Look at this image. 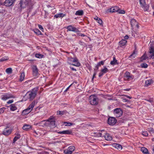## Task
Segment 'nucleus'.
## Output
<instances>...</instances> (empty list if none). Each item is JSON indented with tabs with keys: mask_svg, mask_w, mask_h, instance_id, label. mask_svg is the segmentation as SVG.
<instances>
[{
	"mask_svg": "<svg viewBox=\"0 0 154 154\" xmlns=\"http://www.w3.org/2000/svg\"><path fill=\"white\" fill-rule=\"evenodd\" d=\"M65 124H68V125L69 126H70L71 125H72L73 124L71 122H65L64 123Z\"/></svg>",
	"mask_w": 154,
	"mask_h": 154,
	"instance_id": "de8ad7c7",
	"label": "nucleus"
},
{
	"mask_svg": "<svg viewBox=\"0 0 154 154\" xmlns=\"http://www.w3.org/2000/svg\"><path fill=\"white\" fill-rule=\"evenodd\" d=\"M34 31L35 33L38 35H41L42 33L38 29H35L34 30Z\"/></svg>",
	"mask_w": 154,
	"mask_h": 154,
	"instance_id": "f704fd0d",
	"label": "nucleus"
},
{
	"mask_svg": "<svg viewBox=\"0 0 154 154\" xmlns=\"http://www.w3.org/2000/svg\"><path fill=\"white\" fill-rule=\"evenodd\" d=\"M62 112V111H58L57 112V114L58 115H62L63 114Z\"/></svg>",
	"mask_w": 154,
	"mask_h": 154,
	"instance_id": "09e8293b",
	"label": "nucleus"
},
{
	"mask_svg": "<svg viewBox=\"0 0 154 154\" xmlns=\"http://www.w3.org/2000/svg\"><path fill=\"white\" fill-rule=\"evenodd\" d=\"M4 108H2V109H0V113H2L4 112Z\"/></svg>",
	"mask_w": 154,
	"mask_h": 154,
	"instance_id": "5fc2aeb1",
	"label": "nucleus"
},
{
	"mask_svg": "<svg viewBox=\"0 0 154 154\" xmlns=\"http://www.w3.org/2000/svg\"><path fill=\"white\" fill-rule=\"evenodd\" d=\"M73 84V83L71 84L68 87H67L66 90L65 91V92H66L67 91L68 89L70 88V87Z\"/></svg>",
	"mask_w": 154,
	"mask_h": 154,
	"instance_id": "8fccbe9b",
	"label": "nucleus"
},
{
	"mask_svg": "<svg viewBox=\"0 0 154 154\" xmlns=\"http://www.w3.org/2000/svg\"><path fill=\"white\" fill-rule=\"evenodd\" d=\"M25 76L23 72L21 73V75L20 77L19 80L20 81H22L24 79Z\"/></svg>",
	"mask_w": 154,
	"mask_h": 154,
	"instance_id": "7c9ffc66",
	"label": "nucleus"
},
{
	"mask_svg": "<svg viewBox=\"0 0 154 154\" xmlns=\"http://www.w3.org/2000/svg\"><path fill=\"white\" fill-rule=\"evenodd\" d=\"M40 154H49V153L48 152L45 151H43L41 152Z\"/></svg>",
	"mask_w": 154,
	"mask_h": 154,
	"instance_id": "603ef678",
	"label": "nucleus"
},
{
	"mask_svg": "<svg viewBox=\"0 0 154 154\" xmlns=\"http://www.w3.org/2000/svg\"><path fill=\"white\" fill-rule=\"evenodd\" d=\"M148 129H149L148 130L150 132L153 131V130H154L153 128H148Z\"/></svg>",
	"mask_w": 154,
	"mask_h": 154,
	"instance_id": "6e6d98bb",
	"label": "nucleus"
},
{
	"mask_svg": "<svg viewBox=\"0 0 154 154\" xmlns=\"http://www.w3.org/2000/svg\"><path fill=\"white\" fill-rule=\"evenodd\" d=\"M148 58V57L146 56V52H145L144 54L140 57V61L142 62Z\"/></svg>",
	"mask_w": 154,
	"mask_h": 154,
	"instance_id": "a878e982",
	"label": "nucleus"
},
{
	"mask_svg": "<svg viewBox=\"0 0 154 154\" xmlns=\"http://www.w3.org/2000/svg\"><path fill=\"white\" fill-rule=\"evenodd\" d=\"M35 57L38 58H41L42 57V54H35Z\"/></svg>",
	"mask_w": 154,
	"mask_h": 154,
	"instance_id": "79ce46f5",
	"label": "nucleus"
},
{
	"mask_svg": "<svg viewBox=\"0 0 154 154\" xmlns=\"http://www.w3.org/2000/svg\"><path fill=\"white\" fill-rule=\"evenodd\" d=\"M58 133L59 134H64V131H59Z\"/></svg>",
	"mask_w": 154,
	"mask_h": 154,
	"instance_id": "bf43d9fd",
	"label": "nucleus"
},
{
	"mask_svg": "<svg viewBox=\"0 0 154 154\" xmlns=\"http://www.w3.org/2000/svg\"><path fill=\"white\" fill-rule=\"evenodd\" d=\"M13 100H9L8 102H7V103L8 104H10V103H13Z\"/></svg>",
	"mask_w": 154,
	"mask_h": 154,
	"instance_id": "3c124183",
	"label": "nucleus"
},
{
	"mask_svg": "<svg viewBox=\"0 0 154 154\" xmlns=\"http://www.w3.org/2000/svg\"><path fill=\"white\" fill-rule=\"evenodd\" d=\"M66 28L69 31H72L75 32H77L78 31V30L77 28L71 25L68 26Z\"/></svg>",
	"mask_w": 154,
	"mask_h": 154,
	"instance_id": "2eb2a0df",
	"label": "nucleus"
},
{
	"mask_svg": "<svg viewBox=\"0 0 154 154\" xmlns=\"http://www.w3.org/2000/svg\"><path fill=\"white\" fill-rule=\"evenodd\" d=\"M75 149V148L74 146H70L67 149L64 150V153L66 154H71Z\"/></svg>",
	"mask_w": 154,
	"mask_h": 154,
	"instance_id": "423d86ee",
	"label": "nucleus"
},
{
	"mask_svg": "<svg viewBox=\"0 0 154 154\" xmlns=\"http://www.w3.org/2000/svg\"><path fill=\"white\" fill-rule=\"evenodd\" d=\"M70 68H71V69L72 70H74V71H76V69H75V68H72V67H70Z\"/></svg>",
	"mask_w": 154,
	"mask_h": 154,
	"instance_id": "338daca9",
	"label": "nucleus"
},
{
	"mask_svg": "<svg viewBox=\"0 0 154 154\" xmlns=\"http://www.w3.org/2000/svg\"><path fill=\"white\" fill-rule=\"evenodd\" d=\"M64 134H70L72 133V131H71L67 130L66 131H64Z\"/></svg>",
	"mask_w": 154,
	"mask_h": 154,
	"instance_id": "ea45409f",
	"label": "nucleus"
},
{
	"mask_svg": "<svg viewBox=\"0 0 154 154\" xmlns=\"http://www.w3.org/2000/svg\"><path fill=\"white\" fill-rule=\"evenodd\" d=\"M14 2V0H5L4 4L6 6H10L12 5Z\"/></svg>",
	"mask_w": 154,
	"mask_h": 154,
	"instance_id": "f8f14e48",
	"label": "nucleus"
},
{
	"mask_svg": "<svg viewBox=\"0 0 154 154\" xmlns=\"http://www.w3.org/2000/svg\"><path fill=\"white\" fill-rule=\"evenodd\" d=\"M38 26L39 29H40L41 30L43 29V28L42 26L41 25H39Z\"/></svg>",
	"mask_w": 154,
	"mask_h": 154,
	"instance_id": "13d9d810",
	"label": "nucleus"
},
{
	"mask_svg": "<svg viewBox=\"0 0 154 154\" xmlns=\"http://www.w3.org/2000/svg\"><path fill=\"white\" fill-rule=\"evenodd\" d=\"M141 151L145 154H149L147 149L145 147H142L141 149Z\"/></svg>",
	"mask_w": 154,
	"mask_h": 154,
	"instance_id": "4be33fe9",
	"label": "nucleus"
},
{
	"mask_svg": "<svg viewBox=\"0 0 154 154\" xmlns=\"http://www.w3.org/2000/svg\"><path fill=\"white\" fill-rule=\"evenodd\" d=\"M33 74L34 76H37L38 74V70L36 66H33L32 67Z\"/></svg>",
	"mask_w": 154,
	"mask_h": 154,
	"instance_id": "4468645a",
	"label": "nucleus"
},
{
	"mask_svg": "<svg viewBox=\"0 0 154 154\" xmlns=\"http://www.w3.org/2000/svg\"><path fill=\"white\" fill-rule=\"evenodd\" d=\"M6 71L8 74H11L12 73V69L11 68H8L6 69Z\"/></svg>",
	"mask_w": 154,
	"mask_h": 154,
	"instance_id": "e433bc0d",
	"label": "nucleus"
},
{
	"mask_svg": "<svg viewBox=\"0 0 154 154\" xmlns=\"http://www.w3.org/2000/svg\"><path fill=\"white\" fill-rule=\"evenodd\" d=\"M140 66L142 68H146L148 67L147 64L145 63L141 64Z\"/></svg>",
	"mask_w": 154,
	"mask_h": 154,
	"instance_id": "4c0bfd02",
	"label": "nucleus"
},
{
	"mask_svg": "<svg viewBox=\"0 0 154 154\" xmlns=\"http://www.w3.org/2000/svg\"><path fill=\"white\" fill-rule=\"evenodd\" d=\"M8 60V58L7 57H3L0 59V62H3Z\"/></svg>",
	"mask_w": 154,
	"mask_h": 154,
	"instance_id": "a19ab883",
	"label": "nucleus"
},
{
	"mask_svg": "<svg viewBox=\"0 0 154 154\" xmlns=\"http://www.w3.org/2000/svg\"><path fill=\"white\" fill-rule=\"evenodd\" d=\"M149 59H154V44H150L148 51Z\"/></svg>",
	"mask_w": 154,
	"mask_h": 154,
	"instance_id": "20e7f679",
	"label": "nucleus"
},
{
	"mask_svg": "<svg viewBox=\"0 0 154 154\" xmlns=\"http://www.w3.org/2000/svg\"><path fill=\"white\" fill-rule=\"evenodd\" d=\"M152 82V81L151 79L148 80L146 81L145 84L146 85L148 86L150 85Z\"/></svg>",
	"mask_w": 154,
	"mask_h": 154,
	"instance_id": "2f4dec72",
	"label": "nucleus"
},
{
	"mask_svg": "<svg viewBox=\"0 0 154 154\" xmlns=\"http://www.w3.org/2000/svg\"><path fill=\"white\" fill-rule=\"evenodd\" d=\"M98 23L100 25H102V24L103 22L102 20L99 18L98 20L97 21Z\"/></svg>",
	"mask_w": 154,
	"mask_h": 154,
	"instance_id": "c03bdc74",
	"label": "nucleus"
},
{
	"mask_svg": "<svg viewBox=\"0 0 154 154\" xmlns=\"http://www.w3.org/2000/svg\"><path fill=\"white\" fill-rule=\"evenodd\" d=\"M114 114L117 117H119L122 114V112L120 108H116L114 110Z\"/></svg>",
	"mask_w": 154,
	"mask_h": 154,
	"instance_id": "0eeeda50",
	"label": "nucleus"
},
{
	"mask_svg": "<svg viewBox=\"0 0 154 154\" xmlns=\"http://www.w3.org/2000/svg\"><path fill=\"white\" fill-rule=\"evenodd\" d=\"M104 74L102 73V72L101 71V72L99 73V76L101 77Z\"/></svg>",
	"mask_w": 154,
	"mask_h": 154,
	"instance_id": "4d7b16f0",
	"label": "nucleus"
},
{
	"mask_svg": "<svg viewBox=\"0 0 154 154\" xmlns=\"http://www.w3.org/2000/svg\"><path fill=\"white\" fill-rule=\"evenodd\" d=\"M127 42V41L124 39L122 40L120 42H119V45H120V46H122L125 45Z\"/></svg>",
	"mask_w": 154,
	"mask_h": 154,
	"instance_id": "b1692460",
	"label": "nucleus"
},
{
	"mask_svg": "<svg viewBox=\"0 0 154 154\" xmlns=\"http://www.w3.org/2000/svg\"><path fill=\"white\" fill-rule=\"evenodd\" d=\"M66 16V14L63 13H60L58 14H56L54 15V17L56 18L58 17H63Z\"/></svg>",
	"mask_w": 154,
	"mask_h": 154,
	"instance_id": "bb28decb",
	"label": "nucleus"
},
{
	"mask_svg": "<svg viewBox=\"0 0 154 154\" xmlns=\"http://www.w3.org/2000/svg\"><path fill=\"white\" fill-rule=\"evenodd\" d=\"M105 139L107 141H110L112 140V137L109 134L107 133H106L105 135L103 136Z\"/></svg>",
	"mask_w": 154,
	"mask_h": 154,
	"instance_id": "a211bd4d",
	"label": "nucleus"
},
{
	"mask_svg": "<svg viewBox=\"0 0 154 154\" xmlns=\"http://www.w3.org/2000/svg\"><path fill=\"white\" fill-rule=\"evenodd\" d=\"M79 35L80 36H85V35H84L83 34H82V33H80L79 34Z\"/></svg>",
	"mask_w": 154,
	"mask_h": 154,
	"instance_id": "69168bd1",
	"label": "nucleus"
},
{
	"mask_svg": "<svg viewBox=\"0 0 154 154\" xmlns=\"http://www.w3.org/2000/svg\"><path fill=\"white\" fill-rule=\"evenodd\" d=\"M131 23L132 28H134L137 27V28H139V26L138 23L135 19H132L131 20Z\"/></svg>",
	"mask_w": 154,
	"mask_h": 154,
	"instance_id": "9b49d317",
	"label": "nucleus"
},
{
	"mask_svg": "<svg viewBox=\"0 0 154 154\" xmlns=\"http://www.w3.org/2000/svg\"><path fill=\"white\" fill-rule=\"evenodd\" d=\"M104 63V62L103 61H102L99 62L96 66V68L94 69V70H97L99 67L101 65H103Z\"/></svg>",
	"mask_w": 154,
	"mask_h": 154,
	"instance_id": "393cba45",
	"label": "nucleus"
},
{
	"mask_svg": "<svg viewBox=\"0 0 154 154\" xmlns=\"http://www.w3.org/2000/svg\"><path fill=\"white\" fill-rule=\"evenodd\" d=\"M48 121L49 122V124L50 125V126L51 128H54L56 127L55 121H54V118H50Z\"/></svg>",
	"mask_w": 154,
	"mask_h": 154,
	"instance_id": "ddd939ff",
	"label": "nucleus"
},
{
	"mask_svg": "<svg viewBox=\"0 0 154 154\" xmlns=\"http://www.w3.org/2000/svg\"><path fill=\"white\" fill-rule=\"evenodd\" d=\"M83 12L82 10H79L76 12L75 14L76 15L81 16L83 15Z\"/></svg>",
	"mask_w": 154,
	"mask_h": 154,
	"instance_id": "c85d7f7f",
	"label": "nucleus"
},
{
	"mask_svg": "<svg viewBox=\"0 0 154 154\" xmlns=\"http://www.w3.org/2000/svg\"><path fill=\"white\" fill-rule=\"evenodd\" d=\"M135 54V51H133V53H132V54L130 55V56H129V57H132L133 56V55Z\"/></svg>",
	"mask_w": 154,
	"mask_h": 154,
	"instance_id": "680f3d73",
	"label": "nucleus"
},
{
	"mask_svg": "<svg viewBox=\"0 0 154 154\" xmlns=\"http://www.w3.org/2000/svg\"><path fill=\"white\" fill-rule=\"evenodd\" d=\"M128 38H129L128 36V35H125V36L124 37V39H125V40H126V39H128Z\"/></svg>",
	"mask_w": 154,
	"mask_h": 154,
	"instance_id": "052dcab7",
	"label": "nucleus"
},
{
	"mask_svg": "<svg viewBox=\"0 0 154 154\" xmlns=\"http://www.w3.org/2000/svg\"><path fill=\"white\" fill-rule=\"evenodd\" d=\"M20 134H18L17 135L15 136L13 140V142L15 143L18 139L20 138Z\"/></svg>",
	"mask_w": 154,
	"mask_h": 154,
	"instance_id": "72a5a7b5",
	"label": "nucleus"
},
{
	"mask_svg": "<svg viewBox=\"0 0 154 154\" xmlns=\"http://www.w3.org/2000/svg\"><path fill=\"white\" fill-rule=\"evenodd\" d=\"M117 12L120 14H123L125 13V11L124 10H120L119 8V10L117 11Z\"/></svg>",
	"mask_w": 154,
	"mask_h": 154,
	"instance_id": "58836bf2",
	"label": "nucleus"
},
{
	"mask_svg": "<svg viewBox=\"0 0 154 154\" xmlns=\"http://www.w3.org/2000/svg\"><path fill=\"white\" fill-rule=\"evenodd\" d=\"M110 64L112 65H114L117 64V60H116L115 57H113V60L110 62Z\"/></svg>",
	"mask_w": 154,
	"mask_h": 154,
	"instance_id": "c756f323",
	"label": "nucleus"
},
{
	"mask_svg": "<svg viewBox=\"0 0 154 154\" xmlns=\"http://www.w3.org/2000/svg\"><path fill=\"white\" fill-rule=\"evenodd\" d=\"M10 109L12 111H14L17 109V107L14 104H11L10 106Z\"/></svg>",
	"mask_w": 154,
	"mask_h": 154,
	"instance_id": "cd10ccee",
	"label": "nucleus"
},
{
	"mask_svg": "<svg viewBox=\"0 0 154 154\" xmlns=\"http://www.w3.org/2000/svg\"><path fill=\"white\" fill-rule=\"evenodd\" d=\"M28 110L26 109L24 110L22 112V114L23 115H25L28 114L30 112Z\"/></svg>",
	"mask_w": 154,
	"mask_h": 154,
	"instance_id": "473e14b6",
	"label": "nucleus"
},
{
	"mask_svg": "<svg viewBox=\"0 0 154 154\" xmlns=\"http://www.w3.org/2000/svg\"><path fill=\"white\" fill-rule=\"evenodd\" d=\"M142 134L143 135L145 136H147L148 135V133L146 131H143Z\"/></svg>",
	"mask_w": 154,
	"mask_h": 154,
	"instance_id": "37998d69",
	"label": "nucleus"
},
{
	"mask_svg": "<svg viewBox=\"0 0 154 154\" xmlns=\"http://www.w3.org/2000/svg\"><path fill=\"white\" fill-rule=\"evenodd\" d=\"M132 79L129 72H127L125 73L124 76V80H125L128 81L131 80Z\"/></svg>",
	"mask_w": 154,
	"mask_h": 154,
	"instance_id": "1a4fd4ad",
	"label": "nucleus"
},
{
	"mask_svg": "<svg viewBox=\"0 0 154 154\" xmlns=\"http://www.w3.org/2000/svg\"><path fill=\"white\" fill-rule=\"evenodd\" d=\"M139 2L142 7L143 8L145 11H146L148 9L149 6L146 5L145 0H139Z\"/></svg>",
	"mask_w": 154,
	"mask_h": 154,
	"instance_id": "6e6552de",
	"label": "nucleus"
},
{
	"mask_svg": "<svg viewBox=\"0 0 154 154\" xmlns=\"http://www.w3.org/2000/svg\"><path fill=\"white\" fill-rule=\"evenodd\" d=\"M99 18H98L97 17V16H96L94 18V19L97 20V21L98 20V19H99Z\"/></svg>",
	"mask_w": 154,
	"mask_h": 154,
	"instance_id": "0e129e2a",
	"label": "nucleus"
},
{
	"mask_svg": "<svg viewBox=\"0 0 154 154\" xmlns=\"http://www.w3.org/2000/svg\"><path fill=\"white\" fill-rule=\"evenodd\" d=\"M97 70H95V72H94V74H93L92 78V81H93L95 77V76L96 75V73H97Z\"/></svg>",
	"mask_w": 154,
	"mask_h": 154,
	"instance_id": "49530a36",
	"label": "nucleus"
},
{
	"mask_svg": "<svg viewBox=\"0 0 154 154\" xmlns=\"http://www.w3.org/2000/svg\"><path fill=\"white\" fill-rule=\"evenodd\" d=\"M31 126L27 124L24 125L23 128H22L25 130L28 131L29 129L31 128Z\"/></svg>",
	"mask_w": 154,
	"mask_h": 154,
	"instance_id": "5701e85b",
	"label": "nucleus"
},
{
	"mask_svg": "<svg viewBox=\"0 0 154 154\" xmlns=\"http://www.w3.org/2000/svg\"><path fill=\"white\" fill-rule=\"evenodd\" d=\"M31 3V0H21L19 4L21 9L24 8L29 5Z\"/></svg>",
	"mask_w": 154,
	"mask_h": 154,
	"instance_id": "39448f33",
	"label": "nucleus"
},
{
	"mask_svg": "<svg viewBox=\"0 0 154 154\" xmlns=\"http://www.w3.org/2000/svg\"><path fill=\"white\" fill-rule=\"evenodd\" d=\"M66 38L68 40H72V39L70 38H69L68 36H67V38Z\"/></svg>",
	"mask_w": 154,
	"mask_h": 154,
	"instance_id": "774afa93",
	"label": "nucleus"
},
{
	"mask_svg": "<svg viewBox=\"0 0 154 154\" xmlns=\"http://www.w3.org/2000/svg\"><path fill=\"white\" fill-rule=\"evenodd\" d=\"M13 97L11 95L9 94H6L2 96V99L4 100H6L12 97Z\"/></svg>",
	"mask_w": 154,
	"mask_h": 154,
	"instance_id": "dca6fc26",
	"label": "nucleus"
},
{
	"mask_svg": "<svg viewBox=\"0 0 154 154\" xmlns=\"http://www.w3.org/2000/svg\"><path fill=\"white\" fill-rule=\"evenodd\" d=\"M35 102L33 101L29 106L27 108V109L29 111V112H30L32 110L33 108L35 106Z\"/></svg>",
	"mask_w": 154,
	"mask_h": 154,
	"instance_id": "6ab92c4d",
	"label": "nucleus"
},
{
	"mask_svg": "<svg viewBox=\"0 0 154 154\" xmlns=\"http://www.w3.org/2000/svg\"><path fill=\"white\" fill-rule=\"evenodd\" d=\"M116 122V120L113 117H109L108 120V123L110 125H114Z\"/></svg>",
	"mask_w": 154,
	"mask_h": 154,
	"instance_id": "9d476101",
	"label": "nucleus"
},
{
	"mask_svg": "<svg viewBox=\"0 0 154 154\" xmlns=\"http://www.w3.org/2000/svg\"><path fill=\"white\" fill-rule=\"evenodd\" d=\"M112 146L119 150H121L122 149V146L121 145L116 143H113Z\"/></svg>",
	"mask_w": 154,
	"mask_h": 154,
	"instance_id": "aec40b11",
	"label": "nucleus"
},
{
	"mask_svg": "<svg viewBox=\"0 0 154 154\" xmlns=\"http://www.w3.org/2000/svg\"><path fill=\"white\" fill-rule=\"evenodd\" d=\"M148 101H149L150 103H152V100L151 99H149L148 100H146Z\"/></svg>",
	"mask_w": 154,
	"mask_h": 154,
	"instance_id": "e2e57ef3",
	"label": "nucleus"
},
{
	"mask_svg": "<svg viewBox=\"0 0 154 154\" xmlns=\"http://www.w3.org/2000/svg\"><path fill=\"white\" fill-rule=\"evenodd\" d=\"M11 131L10 129L8 130H5L3 131L2 134L5 135H8L10 134L11 133Z\"/></svg>",
	"mask_w": 154,
	"mask_h": 154,
	"instance_id": "412c9836",
	"label": "nucleus"
},
{
	"mask_svg": "<svg viewBox=\"0 0 154 154\" xmlns=\"http://www.w3.org/2000/svg\"><path fill=\"white\" fill-rule=\"evenodd\" d=\"M89 100L90 103L92 105H97L98 103V98L95 95H92L90 96L89 98Z\"/></svg>",
	"mask_w": 154,
	"mask_h": 154,
	"instance_id": "f03ea898",
	"label": "nucleus"
},
{
	"mask_svg": "<svg viewBox=\"0 0 154 154\" xmlns=\"http://www.w3.org/2000/svg\"><path fill=\"white\" fill-rule=\"evenodd\" d=\"M79 43L80 44L84 46L85 45V44L84 42H82L81 41H80L79 42Z\"/></svg>",
	"mask_w": 154,
	"mask_h": 154,
	"instance_id": "864d4df0",
	"label": "nucleus"
},
{
	"mask_svg": "<svg viewBox=\"0 0 154 154\" xmlns=\"http://www.w3.org/2000/svg\"><path fill=\"white\" fill-rule=\"evenodd\" d=\"M119 10V7L117 6H115L112 7L110 9L108 10L110 12H117Z\"/></svg>",
	"mask_w": 154,
	"mask_h": 154,
	"instance_id": "f3484780",
	"label": "nucleus"
},
{
	"mask_svg": "<svg viewBox=\"0 0 154 154\" xmlns=\"http://www.w3.org/2000/svg\"><path fill=\"white\" fill-rule=\"evenodd\" d=\"M96 136L97 137H103L102 134L100 132L98 133L97 134Z\"/></svg>",
	"mask_w": 154,
	"mask_h": 154,
	"instance_id": "a18cd8bd",
	"label": "nucleus"
},
{
	"mask_svg": "<svg viewBox=\"0 0 154 154\" xmlns=\"http://www.w3.org/2000/svg\"><path fill=\"white\" fill-rule=\"evenodd\" d=\"M68 62L72 65L77 66H80V64L78 60L76 58H72V57L68 58Z\"/></svg>",
	"mask_w": 154,
	"mask_h": 154,
	"instance_id": "7ed1b4c3",
	"label": "nucleus"
},
{
	"mask_svg": "<svg viewBox=\"0 0 154 154\" xmlns=\"http://www.w3.org/2000/svg\"><path fill=\"white\" fill-rule=\"evenodd\" d=\"M38 91V88H34L31 91H28L26 95L27 98L29 99L30 100H32L35 97L37 94V92Z\"/></svg>",
	"mask_w": 154,
	"mask_h": 154,
	"instance_id": "f257e3e1",
	"label": "nucleus"
},
{
	"mask_svg": "<svg viewBox=\"0 0 154 154\" xmlns=\"http://www.w3.org/2000/svg\"><path fill=\"white\" fill-rule=\"evenodd\" d=\"M101 71L103 74L105 73L108 72V70L107 68L105 67L103 69L101 70Z\"/></svg>",
	"mask_w": 154,
	"mask_h": 154,
	"instance_id": "c9c22d12",
	"label": "nucleus"
}]
</instances>
